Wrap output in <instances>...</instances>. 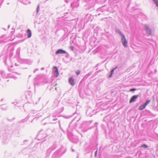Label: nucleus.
Returning a JSON list of instances; mask_svg holds the SVG:
<instances>
[{
  "mask_svg": "<svg viewBox=\"0 0 158 158\" xmlns=\"http://www.w3.org/2000/svg\"><path fill=\"white\" fill-rule=\"evenodd\" d=\"M119 33L122 35L121 37V41L123 45L125 47H127V40L125 35L122 34L120 32H119Z\"/></svg>",
  "mask_w": 158,
  "mask_h": 158,
  "instance_id": "obj_1",
  "label": "nucleus"
},
{
  "mask_svg": "<svg viewBox=\"0 0 158 158\" xmlns=\"http://www.w3.org/2000/svg\"><path fill=\"white\" fill-rule=\"evenodd\" d=\"M52 71L54 73V76L56 77H57L59 74V73L58 71V68L55 66H54L52 69Z\"/></svg>",
  "mask_w": 158,
  "mask_h": 158,
  "instance_id": "obj_2",
  "label": "nucleus"
},
{
  "mask_svg": "<svg viewBox=\"0 0 158 158\" xmlns=\"http://www.w3.org/2000/svg\"><path fill=\"white\" fill-rule=\"evenodd\" d=\"M94 18L93 16L91 14H87L84 17V20H92Z\"/></svg>",
  "mask_w": 158,
  "mask_h": 158,
  "instance_id": "obj_3",
  "label": "nucleus"
},
{
  "mask_svg": "<svg viewBox=\"0 0 158 158\" xmlns=\"http://www.w3.org/2000/svg\"><path fill=\"white\" fill-rule=\"evenodd\" d=\"M138 96V95H135L133 96L130 99L129 103H131L135 101L136 99H137Z\"/></svg>",
  "mask_w": 158,
  "mask_h": 158,
  "instance_id": "obj_4",
  "label": "nucleus"
},
{
  "mask_svg": "<svg viewBox=\"0 0 158 158\" xmlns=\"http://www.w3.org/2000/svg\"><path fill=\"white\" fill-rule=\"evenodd\" d=\"M79 0H77V1L75 2H73L71 4V6L73 8L77 7L79 5V3L78 2Z\"/></svg>",
  "mask_w": 158,
  "mask_h": 158,
  "instance_id": "obj_5",
  "label": "nucleus"
},
{
  "mask_svg": "<svg viewBox=\"0 0 158 158\" xmlns=\"http://www.w3.org/2000/svg\"><path fill=\"white\" fill-rule=\"evenodd\" d=\"M69 84L72 85L73 86L75 84L74 80L72 77L69 78Z\"/></svg>",
  "mask_w": 158,
  "mask_h": 158,
  "instance_id": "obj_6",
  "label": "nucleus"
},
{
  "mask_svg": "<svg viewBox=\"0 0 158 158\" xmlns=\"http://www.w3.org/2000/svg\"><path fill=\"white\" fill-rule=\"evenodd\" d=\"M66 52L65 51L62 50V49H59L56 52V54H65L66 53Z\"/></svg>",
  "mask_w": 158,
  "mask_h": 158,
  "instance_id": "obj_7",
  "label": "nucleus"
},
{
  "mask_svg": "<svg viewBox=\"0 0 158 158\" xmlns=\"http://www.w3.org/2000/svg\"><path fill=\"white\" fill-rule=\"evenodd\" d=\"M145 30L146 31L147 33L148 34V35H150L151 34V31L148 27H147L145 28Z\"/></svg>",
  "mask_w": 158,
  "mask_h": 158,
  "instance_id": "obj_8",
  "label": "nucleus"
},
{
  "mask_svg": "<svg viewBox=\"0 0 158 158\" xmlns=\"http://www.w3.org/2000/svg\"><path fill=\"white\" fill-rule=\"evenodd\" d=\"M27 37L28 38H30L31 35V31L29 29H28L27 30Z\"/></svg>",
  "mask_w": 158,
  "mask_h": 158,
  "instance_id": "obj_9",
  "label": "nucleus"
},
{
  "mask_svg": "<svg viewBox=\"0 0 158 158\" xmlns=\"http://www.w3.org/2000/svg\"><path fill=\"white\" fill-rule=\"evenodd\" d=\"M146 106L144 104L141 105L139 108V110H142L145 108Z\"/></svg>",
  "mask_w": 158,
  "mask_h": 158,
  "instance_id": "obj_10",
  "label": "nucleus"
},
{
  "mask_svg": "<svg viewBox=\"0 0 158 158\" xmlns=\"http://www.w3.org/2000/svg\"><path fill=\"white\" fill-rule=\"evenodd\" d=\"M24 4L25 5H27L30 3V1L29 0H24L23 2Z\"/></svg>",
  "mask_w": 158,
  "mask_h": 158,
  "instance_id": "obj_11",
  "label": "nucleus"
},
{
  "mask_svg": "<svg viewBox=\"0 0 158 158\" xmlns=\"http://www.w3.org/2000/svg\"><path fill=\"white\" fill-rule=\"evenodd\" d=\"M153 2L156 5V6L158 7V0H152Z\"/></svg>",
  "mask_w": 158,
  "mask_h": 158,
  "instance_id": "obj_12",
  "label": "nucleus"
},
{
  "mask_svg": "<svg viewBox=\"0 0 158 158\" xmlns=\"http://www.w3.org/2000/svg\"><path fill=\"white\" fill-rule=\"evenodd\" d=\"M112 69L111 71V73L110 74V75L109 76V77H112V75L113 74V72H114V69Z\"/></svg>",
  "mask_w": 158,
  "mask_h": 158,
  "instance_id": "obj_13",
  "label": "nucleus"
},
{
  "mask_svg": "<svg viewBox=\"0 0 158 158\" xmlns=\"http://www.w3.org/2000/svg\"><path fill=\"white\" fill-rule=\"evenodd\" d=\"M39 11H40V5H38L37 7V8H36V14H38Z\"/></svg>",
  "mask_w": 158,
  "mask_h": 158,
  "instance_id": "obj_14",
  "label": "nucleus"
},
{
  "mask_svg": "<svg viewBox=\"0 0 158 158\" xmlns=\"http://www.w3.org/2000/svg\"><path fill=\"white\" fill-rule=\"evenodd\" d=\"M150 102V100H148L144 104L146 106Z\"/></svg>",
  "mask_w": 158,
  "mask_h": 158,
  "instance_id": "obj_15",
  "label": "nucleus"
},
{
  "mask_svg": "<svg viewBox=\"0 0 158 158\" xmlns=\"http://www.w3.org/2000/svg\"><path fill=\"white\" fill-rule=\"evenodd\" d=\"M141 147H143V148H148V146L146 144H143V145H142L141 146Z\"/></svg>",
  "mask_w": 158,
  "mask_h": 158,
  "instance_id": "obj_16",
  "label": "nucleus"
},
{
  "mask_svg": "<svg viewBox=\"0 0 158 158\" xmlns=\"http://www.w3.org/2000/svg\"><path fill=\"white\" fill-rule=\"evenodd\" d=\"M76 73L77 75H79L80 73V71L78 70L76 72Z\"/></svg>",
  "mask_w": 158,
  "mask_h": 158,
  "instance_id": "obj_17",
  "label": "nucleus"
},
{
  "mask_svg": "<svg viewBox=\"0 0 158 158\" xmlns=\"http://www.w3.org/2000/svg\"><path fill=\"white\" fill-rule=\"evenodd\" d=\"M136 90V89L133 88V89H130V91H135Z\"/></svg>",
  "mask_w": 158,
  "mask_h": 158,
  "instance_id": "obj_18",
  "label": "nucleus"
},
{
  "mask_svg": "<svg viewBox=\"0 0 158 158\" xmlns=\"http://www.w3.org/2000/svg\"><path fill=\"white\" fill-rule=\"evenodd\" d=\"M3 1V0H0V6L2 5Z\"/></svg>",
  "mask_w": 158,
  "mask_h": 158,
  "instance_id": "obj_19",
  "label": "nucleus"
},
{
  "mask_svg": "<svg viewBox=\"0 0 158 158\" xmlns=\"http://www.w3.org/2000/svg\"><path fill=\"white\" fill-rule=\"evenodd\" d=\"M97 152V150L95 152V156H96Z\"/></svg>",
  "mask_w": 158,
  "mask_h": 158,
  "instance_id": "obj_20",
  "label": "nucleus"
}]
</instances>
